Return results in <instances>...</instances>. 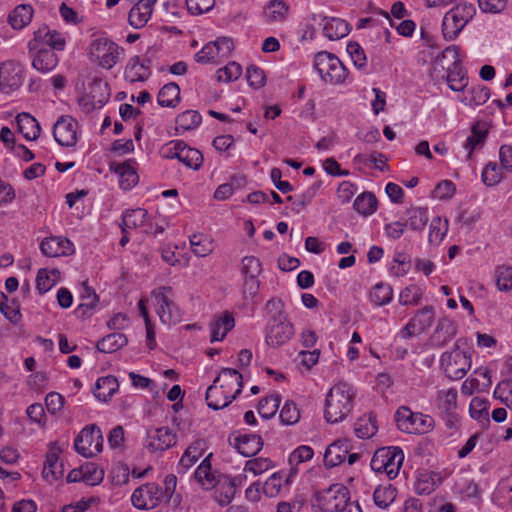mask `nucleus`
<instances>
[{"mask_svg":"<svg viewBox=\"0 0 512 512\" xmlns=\"http://www.w3.org/2000/svg\"><path fill=\"white\" fill-rule=\"evenodd\" d=\"M242 374L233 368H222L212 385L207 388V405L219 410L227 407L242 390Z\"/></svg>","mask_w":512,"mask_h":512,"instance_id":"obj_1","label":"nucleus"},{"mask_svg":"<svg viewBox=\"0 0 512 512\" xmlns=\"http://www.w3.org/2000/svg\"><path fill=\"white\" fill-rule=\"evenodd\" d=\"M473 347L466 338H459L450 350L440 356V367L451 380L462 379L472 366Z\"/></svg>","mask_w":512,"mask_h":512,"instance_id":"obj_2","label":"nucleus"},{"mask_svg":"<svg viewBox=\"0 0 512 512\" xmlns=\"http://www.w3.org/2000/svg\"><path fill=\"white\" fill-rule=\"evenodd\" d=\"M355 389L347 382L339 381L328 391L325 399L324 417L329 423H339L353 409Z\"/></svg>","mask_w":512,"mask_h":512,"instance_id":"obj_3","label":"nucleus"},{"mask_svg":"<svg viewBox=\"0 0 512 512\" xmlns=\"http://www.w3.org/2000/svg\"><path fill=\"white\" fill-rule=\"evenodd\" d=\"M124 54L123 47L103 34L93 35L87 48L89 61L103 70L113 69L123 59Z\"/></svg>","mask_w":512,"mask_h":512,"instance_id":"obj_4","label":"nucleus"},{"mask_svg":"<svg viewBox=\"0 0 512 512\" xmlns=\"http://www.w3.org/2000/svg\"><path fill=\"white\" fill-rule=\"evenodd\" d=\"M350 503L347 487L338 483L316 492L312 498V507L319 512H342Z\"/></svg>","mask_w":512,"mask_h":512,"instance_id":"obj_5","label":"nucleus"},{"mask_svg":"<svg viewBox=\"0 0 512 512\" xmlns=\"http://www.w3.org/2000/svg\"><path fill=\"white\" fill-rule=\"evenodd\" d=\"M476 13L473 4L461 2L445 13L442 20V34L444 39L451 41L458 37L465 26Z\"/></svg>","mask_w":512,"mask_h":512,"instance_id":"obj_6","label":"nucleus"},{"mask_svg":"<svg viewBox=\"0 0 512 512\" xmlns=\"http://www.w3.org/2000/svg\"><path fill=\"white\" fill-rule=\"evenodd\" d=\"M404 461V453L396 446L382 447L374 453L370 466L378 475H385L388 479L396 478Z\"/></svg>","mask_w":512,"mask_h":512,"instance_id":"obj_7","label":"nucleus"},{"mask_svg":"<svg viewBox=\"0 0 512 512\" xmlns=\"http://www.w3.org/2000/svg\"><path fill=\"white\" fill-rule=\"evenodd\" d=\"M314 68L320 79L330 85L343 84L348 76V71L339 58L326 51L315 55Z\"/></svg>","mask_w":512,"mask_h":512,"instance_id":"obj_8","label":"nucleus"},{"mask_svg":"<svg viewBox=\"0 0 512 512\" xmlns=\"http://www.w3.org/2000/svg\"><path fill=\"white\" fill-rule=\"evenodd\" d=\"M151 297L161 323L171 325L181 320L182 313L174 302V292L170 286H160L153 289L151 291Z\"/></svg>","mask_w":512,"mask_h":512,"instance_id":"obj_9","label":"nucleus"},{"mask_svg":"<svg viewBox=\"0 0 512 512\" xmlns=\"http://www.w3.org/2000/svg\"><path fill=\"white\" fill-rule=\"evenodd\" d=\"M294 334V325L286 314L273 315L265 328V343L269 347L279 348L288 343Z\"/></svg>","mask_w":512,"mask_h":512,"instance_id":"obj_10","label":"nucleus"},{"mask_svg":"<svg viewBox=\"0 0 512 512\" xmlns=\"http://www.w3.org/2000/svg\"><path fill=\"white\" fill-rule=\"evenodd\" d=\"M398 428L409 434H426L434 428V419L430 415L412 412L407 407H400L396 412Z\"/></svg>","mask_w":512,"mask_h":512,"instance_id":"obj_11","label":"nucleus"},{"mask_svg":"<svg viewBox=\"0 0 512 512\" xmlns=\"http://www.w3.org/2000/svg\"><path fill=\"white\" fill-rule=\"evenodd\" d=\"M75 450L86 458L93 457L100 453L103 448V436L96 425L85 426L74 440Z\"/></svg>","mask_w":512,"mask_h":512,"instance_id":"obj_12","label":"nucleus"},{"mask_svg":"<svg viewBox=\"0 0 512 512\" xmlns=\"http://www.w3.org/2000/svg\"><path fill=\"white\" fill-rule=\"evenodd\" d=\"M109 86L102 80H94L87 91L78 99L80 108L86 112H92L101 109L109 100Z\"/></svg>","mask_w":512,"mask_h":512,"instance_id":"obj_13","label":"nucleus"},{"mask_svg":"<svg viewBox=\"0 0 512 512\" xmlns=\"http://www.w3.org/2000/svg\"><path fill=\"white\" fill-rule=\"evenodd\" d=\"M109 170L116 176L118 186L123 191H130L139 183V164L134 158L110 162Z\"/></svg>","mask_w":512,"mask_h":512,"instance_id":"obj_14","label":"nucleus"},{"mask_svg":"<svg viewBox=\"0 0 512 512\" xmlns=\"http://www.w3.org/2000/svg\"><path fill=\"white\" fill-rule=\"evenodd\" d=\"M435 310L433 306H425L413 315L407 324L398 332L402 339H409L413 336L425 333L434 323Z\"/></svg>","mask_w":512,"mask_h":512,"instance_id":"obj_15","label":"nucleus"},{"mask_svg":"<svg viewBox=\"0 0 512 512\" xmlns=\"http://www.w3.org/2000/svg\"><path fill=\"white\" fill-rule=\"evenodd\" d=\"M55 141L63 147H74L80 137L79 124L75 118L63 115L53 126Z\"/></svg>","mask_w":512,"mask_h":512,"instance_id":"obj_16","label":"nucleus"},{"mask_svg":"<svg viewBox=\"0 0 512 512\" xmlns=\"http://www.w3.org/2000/svg\"><path fill=\"white\" fill-rule=\"evenodd\" d=\"M176 443L177 435L169 427H151L146 431L144 446L150 452H164Z\"/></svg>","mask_w":512,"mask_h":512,"instance_id":"obj_17","label":"nucleus"},{"mask_svg":"<svg viewBox=\"0 0 512 512\" xmlns=\"http://www.w3.org/2000/svg\"><path fill=\"white\" fill-rule=\"evenodd\" d=\"M163 498L162 488L156 483H146L135 489L131 495L132 505L138 510H151Z\"/></svg>","mask_w":512,"mask_h":512,"instance_id":"obj_18","label":"nucleus"},{"mask_svg":"<svg viewBox=\"0 0 512 512\" xmlns=\"http://www.w3.org/2000/svg\"><path fill=\"white\" fill-rule=\"evenodd\" d=\"M233 49V41L227 37H221L213 42L207 43L199 52L195 59L198 63H218L229 56Z\"/></svg>","mask_w":512,"mask_h":512,"instance_id":"obj_19","label":"nucleus"},{"mask_svg":"<svg viewBox=\"0 0 512 512\" xmlns=\"http://www.w3.org/2000/svg\"><path fill=\"white\" fill-rule=\"evenodd\" d=\"M28 43L34 46L48 48L58 53L65 50L67 36L47 25H42L34 31L33 38L29 40Z\"/></svg>","mask_w":512,"mask_h":512,"instance_id":"obj_20","label":"nucleus"},{"mask_svg":"<svg viewBox=\"0 0 512 512\" xmlns=\"http://www.w3.org/2000/svg\"><path fill=\"white\" fill-rule=\"evenodd\" d=\"M32 67L42 74L52 72L59 64L57 52L27 43Z\"/></svg>","mask_w":512,"mask_h":512,"instance_id":"obj_21","label":"nucleus"},{"mask_svg":"<svg viewBox=\"0 0 512 512\" xmlns=\"http://www.w3.org/2000/svg\"><path fill=\"white\" fill-rule=\"evenodd\" d=\"M490 126L486 121H476L470 129V133L463 143V148L467 153V158L471 159L475 152L480 151L488 138Z\"/></svg>","mask_w":512,"mask_h":512,"instance_id":"obj_22","label":"nucleus"},{"mask_svg":"<svg viewBox=\"0 0 512 512\" xmlns=\"http://www.w3.org/2000/svg\"><path fill=\"white\" fill-rule=\"evenodd\" d=\"M311 19L314 23L322 26L323 34L329 40H338L348 35L349 24L337 17H326L321 14H313Z\"/></svg>","mask_w":512,"mask_h":512,"instance_id":"obj_23","label":"nucleus"},{"mask_svg":"<svg viewBox=\"0 0 512 512\" xmlns=\"http://www.w3.org/2000/svg\"><path fill=\"white\" fill-rule=\"evenodd\" d=\"M40 250L46 257H66L75 253V246L65 237L51 236L41 241Z\"/></svg>","mask_w":512,"mask_h":512,"instance_id":"obj_24","label":"nucleus"},{"mask_svg":"<svg viewBox=\"0 0 512 512\" xmlns=\"http://www.w3.org/2000/svg\"><path fill=\"white\" fill-rule=\"evenodd\" d=\"M211 456L212 453H209L196 468L193 474L195 482L203 490H212L221 483L222 475L216 469L212 468L210 462Z\"/></svg>","mask_w":512,"mask_h":512,"instance_id":"obj_25","label":"nucleus"},{"mask_svg":"<svg viewBox=\"0 0 512 512\" xmlns=\"http://www.w3.org/2000/svg\"><path fill=\"white\" fill-rule=\"evenodd\" d=\"M22 84L20 66L13 61L0 63V92L11 93Z\"/></svg>","mask_w":512,"mask_h":512,"instance_id":"obj_26","label":"nucleus"},{"mask_svg":"<svg viewBox=\"0 0 512 512\" xmlns=\"http://www.w3.org/2000/svg\"><path fill=\"white\" fill-rule=\"evenodd\" d=\"M352 450V443L349 439H338L327 446L324 452V465L333 468L346 460L347 454Z\"/></svg>","mask_w":512,"mask_h":512,"instance_id":"obj_27","label":"nucleus"},{"mask_svg":"<svg viewBox=\"0 0 512 512\" xmlns=\"http://www.w3.org/2000/svg\"><path fill=\"white\" fill-rule=\"evenodd\" d=\"M157 0H137L128 15L129 24L135 28H143L151 19Z\"/></svg>","mask_w":512,"mask_h":512,"instance_id":"obj_28","label":"nucleus"},{"mask_svg":"<svg viewBox=\"0 0 512 512\" xmlns=\"http://www.w3.org/2000/svg\"><path fill=\"white\" fill-rule=\"evenodd\" d=\"M234 326L235 319L231 312L223 311L216 314L209 327L211 342L223 341Z\"/></svg>","mask_w":512,"mask_h":512,"instance_id":"obj_29","label":"nucleus"},{"mask_svg":"<svg viewBox=\"0 0 512 512\" xmlns=\"http://www.w3.org/2000/svg\"><path fill=\"white\" fill-rule=\"evenodd\" d=\"M151 75V69L145 59L131 57L124 69V78L130 83L145 82Z\"/></svg>","mask_w":512,"mask_h":512,"instance_id":"obj_30","label":"nucleus"},{"mask_svg":"<svg viewBox=\"0 0 512 512\" xmlns=\"http://www.w3.org/2000/svg\"><path fill=\"white\" fill-rule=\"evenodd\" d=\"M123 231L127 229L147 230L151 227L152 218L144 208L129 209L122 214Z\"/></svg>","mask_w":512,"mask_h":512,"instance_id":"obj_31","label":"nucleus"},{"mask_svg":"<svg viewBox=\"0 0 512 512\" xmlns=\"http://www.w3.org/2000/svg\"><path fill=\"white\" fill-rule=\"evenodd\" d=\"M206 441L198 439L192 442L182 454L178 462V472L186 473L205 453Z\"/></svg>","mask_w":512,"mask_h":512,"instance_id":"obj_32","label":"nucleus"},{"mask_svg":"<svg viewBox=\"0 0 512 512\" xmlns=\"http://www.w3.org/2000/svg\"><path fill=\"white\" fill-rule=\"evenodd\" d=\"M445 76L448 87L455 92H464L468 86L469 78L462 62H456L448 66Z\"/></svg>","mask_w":512,"mask_h":512,"instance_id":"obj_33","label":"nucleus"},{"mask_svg":"<svg viewBox=\"0 0 512 512\" xmlns=\"http://www.w3.org/2000/svg\"><path fill=\"white\" fill-rule=\"evenodd\" d=\"M119 390V382L115 376L99 377L94 385V396L101 402H108Z\"/></svg>","mask_w":512,"mask_h":512,"instance_id":"obj_34","label":"nucleus"},{"mask_svg":"<svg viewBox=\"0 0 512 512\" xmlns=\"http://www.w3.org/2000/svg\"><path fill=\"white\" fill-rule=\"evenodd\" d=\"M490 98L488 87L478 84L464 90L457 100L468 107H476L485 104Z\"/></svg>","mask_w":512,"mask_h":512,"instance_id":"obj_35","label":"nucleus"},{"mask_svg":"<svg viewBox=\"0 0 512 512\" xmlns=\"http://www.w3.org/2000/svg\"><path fill=\"white\" fill-rule=\"evenodd\" d=\"M442 482L440 473L434 471L423 470L418 472L414 489L419 495H428L432 493Z\"/></svg>","mask_w":512,"mask_h":512,"instance_id":"obj_36","label":"nucleus"},{"mask_svg":"<svg viewBox=\"0 0 512 512\" xmlns=\"http://www.w3.org/2000/svg\"><path fill=\"white\" fill-rule=\"evenodd\" d=\"M235 447L243 456L251 457L262 449L263 441L254 433L241 434L235 439Z\"/></svg>","mask_w":512,"mask_h":512,"instance_id":"obj_37","label":"nucleus"},{"mask_svg":"<svg viewBox=\"0 0 512 512\" xmlns=\"http://www.w3.org/2000/svg\"><path fill=\"white\" fill-rule=\"evenodd\" d=\"M18 131L28 141L36 140L40 135V125L38 121L29 113H19L16 116Z\"/></svg>","mask_w":512,"mask_h":512,"instance_id":"obj_38","label":"nucleus"},{"mask_svg":"<svg viewBox=\"0 0 512 512\" xmlns=\"http://www.w3.org/2000/svg\"><path fill=\"white\" fill-rule=\"evenodd\" d=\"M61 280V272L57 268H41L36 275V289L40 294L50 291Z\"/></svg>","mask_w":512,"mask_h":512,"instance_id":"obj_39","label":"nucleus"},{"mask_svg":"<svg viewBox=\"0 0 512 512\" xmlns=\"http://www.w3.org/2000/svg\"><path fill=\"white\" fill-rule=\"evenodd\" d=\"M33 15L34 9L31 5L20 4L9 13L8 21L13 29L22 30L31 23Z\"/></svg>","mask_w":512,"mask_h":512,"instance_id":"obj_40","label":"nucleus"},{"mask_svg":"<svg viewBox=\"0 0 512 512\" xmlns=\"http://www.w3.org/2000/svg\"><path fill=\"white\" fill-rule=\"evenodd\" d=\"M63 464L59 459V454L55 450H50L47 453L46 461L43 468L44 478L52 483L63 476Z\"/></svg>","mask_w":512,"mask_h":512,"instance_id":"obj_41","label":"nucleus"},{"mask_svg":"<svg viewBox=\"0 0 512 512\" xmlns=\"http://www.w3.org/2000/svg\"><path fill=\"white\" fill-rule=\"evenodd\" d=\"M284 484H289L286 473L283 471H276L263 483V494L268 498H275L280 494Z\"/></svg>","mask_w":512,"mask_h":512,"instance_id":"obj_42","label":"nucleus"},{"mask_svg":"<svg viewBox=\"0 0 512 512\" xmlns=\"http://www.w3.org/2000/svg\"><path fill=\"white\" fill-rule=\"evenodd\" d=\"M457 333V328L454 322L449 319H442L438 322L437 327L433 333L432 341L437 346H443L451 341Z\"/></svg>","mask_w":512,"mask_h":512,"instance_id":"obj_43","label":"nucleus"},{"mask_svg":"<svg viewBox=\"0 0 512 512\" xmlns=\"http://www.w3.org/2000/svg\"><path fill=\"white\" fill-rule=\"evenodd\" d=\"M458 391L451 387L437 392V407L448 415H454L457 408Z\"/></svg>","mask_w":512,"mask_h":512,"instance_id":"obj_44","label":"nucleus"},{"mask_svg":"<svg viewBox=\"0 0 512 512\" xmlns=\"http://www.w3.org/2000/svg\"><path fill=\"white\" fill-rule=\"evenodd\" d=\"M289 7L283 0H271L264 8V18L268 23H279L286 19Z\"/></svg>","mask_w":512,"mask_h":512,"instance_id":"obj_45","label":"nucleus"},{"mask_svg":"<svg viewBox=\"0 0 512 512\" xmlns=\"http://www.w3.org/2000/svg\"><path fill=\"white\" fill-rule=\"evenodd\" d=\"M429 220L427 207H411L406 212L405 225L411 230L422 231Z\"/></svg>","mask_w":512,"mask_h":512,"instance_id":"obj_46","label":"nucleus"},{"mask_svg":"<svg viewBox=\"0 0 512 512\" xmlns=\"http://www.w3.org/2000/svg\"><path fill=\"white\" fill-rule=\"evenodd\" d=\"M425 292V287L416 283H411L404 287L398 297V302L402 306H417Z\"/></svg>","mask_w":512,"mask_h":512,"instance_id":"obj_47","label":"nucleus"},{"mask_svg":"<svg viewBox=\"0 0 512 512\" xmlns=\"http://www.w3.org/2000/svg\"><path fill=\"white\" fill-rule=\"evenodd\" d=\"M190 245L197 257H206L214 251L213 239L203 233H195L190 236Z\"/></svg>","mask_w":512,"mask_h":512,"instance_id":"obj_48","label":"nucleus"},{"mask_svg":"<svg viewBox=\"0 0 512 512\" xmlns=\"http://www.w3.org/2000/svg\"><path fill=\"white\" fill-rule=\"evenodd\" d=\"M369 299L373 305L378 307L389 304L393 299L392 286L384 282L375 284L370 290Z\"/></svg>","mask_w":512,"mask_h":512,"instance_id":"obj_49","label":"nucleus"},{"mask_svg":"<svg viewBox=\"0 0 512 512\" xmlns=\"http://www.w3.org/2000/svg\"><path fill=\"white\" fill-rule=\"evenodd\" d=\"M378 426L372 414L359 417L354 424V432L358 438L369 439L376 434Z\"/></svg>","mask_w":512,"mask_h":512,"instance_id":"obj_50","label":"nucleus"},{"mask_svg":"<svg viewBox=\"0 0 512 512\" xmlns=\"http://www.w3.org/2000/svg\"><path fill=\"white\" fill-rule=\"evenodd\" d=\"M465 55L461 51V49L456 45H450L446 47L443 51H438L433 56V62H434V68L433 70L436 71L437 67L440 66L441 70H445V66L443 64L444 60L451 61V65H453L456 62H462Z\"/></svg>","mask_w":512,"mask_h":512,"instance_id":"obj_51","label":"nucleus"},{"mask_svg":"<svg viewBox=\"0 0 512 512\" xmlns=\"http://www.w3.org/2000/svg\"><path fill=\"white\" fill-rule=\"evenodd\" d=\"M411 268L410 257L402 251H396L388 266L389 274L393 277L406 276Z\"/></svg>","mask_w":512,"mask_h":512,"instance_id":"obj_52","label":"nucleus"},{"mask_svg":"<svg viewBox=\"0 0 512 512\" xmlns=\"http://www.w3.org/2000/svg\"><path fill=\"white\" fill-rule=\"evenodd\" d=\"M180 101V88L175 83L164 85L157 96V102L162 107H175Z\"/></svg>","mask_w":512,"mask_h":512,"instance_id":"obj_53","label":"nucleus"},{"mask_svg":"<svg viewBox=\"0 0 512 512\" xmlns=\"http://www.w3.org/2000/svg\"><path fill=\"white\" fill-rule=\"evenodd\" d=\"M127 344V338L122 333H111L97 343V349L103 353H114Z\"/></svg>","mask_w":512,"mask_h":512,"instance_id":"obj_54","label":"nucleus"},{"mask_svg":"<svg viewBox=\"0 0 512 512\" xmlns=\"http://www.w3.org/2000/svg\"><path fill=\"white\" fill-rule=\"evenodd\" d=\"M377 199L371 192L359 194L354 201V209L361 215L369 216L377 210Z\"/></svg>","mask_w":512,"mask_h":512,"instance_id":"obj_55","label":"nucleus"},{"mask_svg":"<svg viewBox=\"0 0 512 512\" xmlns=\"http://www.w3.org/2000/svg\"><path fill=\"white\" fill-rule=\"evenodd\" d=\"M449 224L447 219L433 218L428 233V241L433 245H439L447 235Z\"/></svg>","mask_w":512,"mask_h":512,"instance_id":"obj_56","label":"nucleus"},{"mask_svg":"<svg viewBox=\"0 0 512 512\" xmlns=\"http://www.w3.org/2000/svg\"><path fill=\"white\" fill-rule=\"evenodd\" d=\"M396 496L397 491L391 484L380 485L373 493L374 503L381 509L388 508L394 502Z\"/></svg>","mask_w":512,"mask_h":512,"instance_id":"obj_57","label":"nucleus"},{"mask_svg":"<svg viewBox=\"0 0 512 512\" xmlns=\"http://www.w3.org/2000/svg\"><path fill=\"white\" fill-rule=\"evenodd\" d=\"M346 51L354 65V67L365 73L367 71L368 63L364 49L357 42H349L346 46Z\"/></svg>","mask_w":512,"mask_h":512,"instance_id":"obj_58","label":"nucleus"},{"mask_svg":"<svg viewBox=\"0 0 512 512\" xmlns=\"http://www.w3.org/2000/svg\"><path fill=\"white\" fill-rule=\"evenodd\" d=\"M202 121L201 115L195 110H187L176 118L177 129L181 132L197 128Z\"/></svg>","mask_w":512,"mask_h":512,"instance_id":"obj_59","label":"nucleus"},{"mask_svg":"<svg viewBox=\"0 0 512 512\" xmlns=\"http://www.w3.org/2000/svg\"><path fill=\"white\" fill-rule=\"evenodd\" d=\"M280 396L278 394H271L262 398L258 403V413L265 419L272 418L278 411L280 405Z\"/></svg>","mask_w":512,"mask_h":512,"instance_id":"obj_60","label":"nucleus"},{"mask_svg":"<svg viewBox=\"0 0 512 512\" xmlns=\"http://www.w3.org/2000/svg\"><path fill=\"white\" fill-rule=\"evenodd\" d=\"M496 287L501 292L512 290V267L509 265H499L495 269Z\"/></svg>","mask_w":512,"mask_h":512,"instance_id":"obj_61","label":"nucleus"},{"mask_svg":"<svg viewBox=\"0 0 512 512\" xmlns=\"http://www.w3.org/2000/svg\"><path fill=\"white\" fill-rule=\"evenodd\" d=\"M0 311L12 323H17L21 319L19 306L3 292H0Z\"/></svg>","mask_w":512,"mask_h":512,"instance_id":"obj_62","label":"nucleus"},{"mask_svg":"<svg viewBox=\"0 0 512 512\" xmlns=\"http://www.w3.org/2000/svg\"><path fill=\"white\" fill-rule=\"evenodd\" d=\"M179 161L192 170H198L203 163V155L198 149L185 144Z\"/></svg>","mask_w":512,"mask_h":512,"instance_id":"obj_63","label":"nucleus"},{"mask_svg":"<svg viewBox=\"0 0 512 512\" xmlns=\"http://www.w3.org/2000/svg\"><path fill=\"white\" fill-rule=\"evenodd\" d=\"M494 398L512 410V380H502L493 392Z\"/></svg>","mask_w":512,"mask_h":512,"instance_id":"obj_64","label":"nucleus"}]
</instances>
